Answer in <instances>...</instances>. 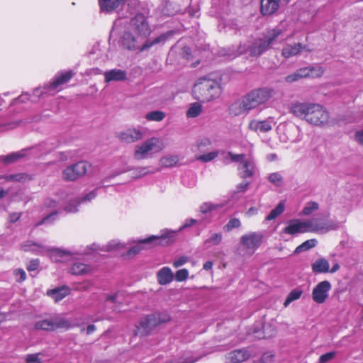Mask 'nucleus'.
I'll return each mask as SVG.
<instances>
[{"mask_svg":"<svg viewBox=\"0 0 363 363\" xmlns=\"http://www.w3.org/2000/svg\"><path fill=\"white\" fill-rule=\"evenodd\" d=\"M21 213H12L9 215V220L10 223H14L21 218Z\"/></svg>","mask_w":363,"mask_h":363,"instance_id":"obj_60","label":"nucleus"},{"mask_svg":"<svg viewBox=\"0 0 363 363\" xmlns=\"http://www.w3.org/2000/svg\"><path fill=\"white\" fill-rule=\"evenodd\" d=\"M223 160L225 164L230 162H238V174L243 179L251 178L256 174L257 169L254 159L245 154H233L230 152H223Z\"/></svg>","mask_w":363,"mask_h":363,"instance_id":"obj_7","label":"nucleus"},{"mask_svg":"<svg viewBox=\"0 0 363 363\" xmlns=\"http://www.w3.org/2000/svg\"><path fill=\"white\" fill-rule=\"evenodd\" d=\"M176 233L168 229H163L160 231V235H152L147 238L139 240L128 251V256H133L139 253L145 244L158 243L162 245H167L174 242Z\"/></svg>","mask_w":363,"mask_h":363,"instance_id":"obj_9","label":"nucleus"},{"mask_svg":"<svg viewBox=\"0 0 363 363\" xmlns=\"http://www.w3.org/2000/svg\"><path fill=\"white\" fill-rule=\"evenodd\" d=\"M40 355H41L40 353L28 354L26 357V361L27 363H40Z\"/></svg>","mask_w":363,"mask_h":363,"instance_id":"obj_54","label":"nucleus"},{"mask_svg":"<svg viewBox=\"0 0 363 363\" xmlns=\"http://www.w3.org/2000/svg\"><path fill=\"white\" fill-rule=\"evenodd\" d=\"M213 267V262L211 261H207L203 264V269L208 271L212 269Z\"/></svg>","mask_w":363,"mask_h":363,"instance_id":"obj_64","label":"nucleus"},{"mask_svg":"<svg viewBox=\"0 0 363 363\" xmlns=\"http://www.w3.org/2000/svg\"><path fill=\"white\" fill-rule=\"evenodd\" d=\"M305 70H302V68H300L294 73L286 76L285 77V81L288 83H292L298 81L300 79L305 78Z\"/></svg>","mask_w":363,"mask_h":363,"instance_id":"obj_42","label":"nucleus"},{"mask_svg":"<svg viewBox=\"0 0 363 363\" xmlns=\"http://www.w3.org/2000/svg\"><path fill=\"white\" fill-rule=\"evenodd\" d=\"M330 289L331 284L328 281L319 282L313 289V300L317 303H323L328 298Z\"/></svg>","mask_w":363,"mask_h":363,"instance_id":"obj_18","label":"nucleus"},{"mask_svg":"<svg viewBox=\"0 0 363 363\" xmlns=\"http://www.w3.org/2000/svg\"><path fill=\"white\" fill-rule=\"evenodd\" d=\"M40 262L38 259H32L29 262L27 269L30 272L35 271L38 269Z\"/></svg>","mask_w":363,"mask_h":363,"instance_id":"obj_59","label":"nucleus"},{"mask_svg":"<svg viewBox=\"0 0 363 363\" xmlns=\"http://www.w3.org/2000/svg\"><path fill=\"white\" fill-rule=\"evenodd\" d=\"M302 294V291L295 289L291 291L289 294L288 295L285 302L284 306H287L290 303H291L294 301H296L298 299Z\"/></svg>","mask_w":363,"mask_h":363,"instance_id":"obj_43","label":"nucleus"},{"mask_svg":"<svg viewBox=\"0 0 363 363\" xmlns=\"http://www.w3.org/2000/svg\"><path fill=\"white\" fill-rule=\"evenodd\" d=\"M287 23L285 21L269 30L262 38H257L249 45H240L238 47L233 46L222 53L228 59H233L243 53H249L252 57H259L267 51L286 30Z\"/></svg>","mask_w":363,"mask_h":363,"instance_id":"obj_2","label":"nucleus"},{"mask_svg":"<svg viewBox=\"0 0 363 363\" xmlns=\"http://www.w3.org/2000/svg\"><path fill=\"white\" fill-rule=\"evenodd\" d=\"M211 145V140L208 138H203L198 140L197 147L200 152H204Z\"/></svg>","mask_w":363,"mask_h":363,"instance_id":"obj_46","label":"nucleus"},{"mask_svg":"<svg viewBox=\"0 0 363 363\" xmlns=\"http://www.w3.org/2000/svg\"><path fill=\"white\" fill-rule=\"evenodd\" d=\"M308 232L306 220H301L300 219L290 220L284 229V233L291 235Z\"/></svg>","mask_w":363,"mask_h":363,"instance_id":"obj_22","label":"nucleus"},{"mask_svg":"<svg viewBox=\"0 0 363 363\" xmlns=\"http://www.w3.org/2000/svg\"><path fill=\"white\" fill-rule=\"evenodd\" d=\"M311 268L315 274L327 273L329 272L330 264L326 259L319 258L312 264Z\"/></svg>","mask_w":363,"mask_h":363,"instance_id":"obj_30","label":"nucleus"},{"mask_svg":"<svg viewBox=\"0 0 363 363\" xmlns=\"http://www.w3.org/2000/svg\"><path fill=\"white\" fill-rule=\"evenodd\" d=\"M165 117V113L160 111H153L145 115V118L149 121H161Z\"/></svg>","mask_w":363,"mask_h":363,"instance_id":"obj_41","label":"nucleus"},{"mask_svg":"<svg viewBox=\"0 0 363 363\" xmlns=\"http://www.w3.org/2000/svg\"><path fill=\"white\" fill-rule=\"evenodd\" d=\"M302 70H305V78H318L320 77L324 73V69L319 65L302 67Z\"/></svg>","mask_w":363,"mask_h":363,"instance_id":"obj_32","label":"nucleus"},{"mask_svg":"<svg viewBox=\"0 0 363 363\" xmlns=\"http://www.w3.org/2000/svg\"><path fill=\"white\" fill-rule=\"evenodd\" d=\"M249 184L250 182L245 181H243L241 183H240L236 187V191L234 193L235 196L246 191L248 189Z\"/></svg>","mask_w":363,"mask_h":363,"instance_id":"obj_53","label":"nucleus"},{"mask_svg":"<svg viewBox=\"0 0 363 363\" xmlns=\"http://www.w3.org/2000/svg\"><path fill=\"white\" fill-rule=\"evenodd\" d=\"M182 55L186 59H189V56L191 55L190 48L187 47H184L183 48Z\"/></svg>","mask_w":363,"mask_h":363,"instance_id":"obj_63","label":"nucleus"},{"mask_svg":"<svg viewBox=\"0 0 363 363\" xmlns=\"http://www.w3.org/2000/svg\"><path fill=\"white\" fill-rule=\"evenodd\" d=\"M91 267L79 262H74L69 269V272L74 275H82L88 273Z\"/></svg>","mask_w":363,"mask_h":363,"instance_id":"obj_33","label":"nucleus"},{"mask_svg":"<svg viewBox=\"0 0 363 363\" xmlns=\"http://www.w3.org/2000/svg\"><path fill=\"white\" fill-rule=\"evenodd\" d=\"M177 162V158L174 156L164 157L161 159V163L165 167H172Z\"/></svg>","mask_w":363,"mask_h":363,"instance_id":"obj_51","label":"nucleus"},{"mask_svg":"<svg viewBox=\"0 0 363 363\" xmlns=\"http://www.w3.org/2000/svg\"><path fill=\"white\" fill-rule=\"evenodd\" d=\"M291 112L315 126L322 128L332 123L328 110L318 104L296 103L291 106Z\"/></svg>","mask_w":363,"mask_h":363,"instance_id":"obj_4","label":"nucleus"},{"mask_svg":"<svg viewBox=\"0 0 363 363\" xmlns=\"http://www.w3.org/2000/svg\"><path fill=\"white\" fill-rule=\"evenodd\" d=\"M202 111V106L199 103L191 104L186 111L187 118H196L200 115Z\"/></svg>","mask_w":363,"mask_h":363,"instance_id":"obj_36","label":"nucleus"},{"mask_svg":"<svg viewBox=\"0 0 363 363\" xmlns=\"http://www.w3.org/2000/svg\"><path fill=\"white\" fill-rule=\"evenodd\" d=\"M91 165L85 161L78 162L72 165L68 166L62 173L65 180L74 181L79 177L84 175L90 169Z\"/></svg>","mask_w":363,"mask_h":363,"instance_id":"obj_15","label":"nucleus"},{"mask_svg":"<svg viewBox=\"0 0 363 363\" xmlns=\"http://www.w3.org/2000/svg\"><path fill=\"white\" fill-rule=\"evenodd\" d=\"M189 271L186 269L178 270L175 274V279L177 281H183L188 278Z\"/></svg>","mask_w":363,"mask_h":363,"instance_id":"obj_50","label":"nucleus"},{"mask_svg":"<svg viewBox=\"0 0 363 363\" xmlns=\"http://www.w3.org/2000/svg\"><path fill=\"white\" fill-rule=\"evenodd\" d=\"M267 179L272 186L277 188L282 187L284 184V178L282 172H274L268 174Z\"/></svg>","mask_w":363,"mask_h":363,"instance_id":"obj_31","label":"nucleus"},{"mask_svg":"<svg viewBox=\"0 0 363 363\" xmlns=\"http://www.w3.org/2000/svg\"><path fill=\"white\" fill-rule=\"evenodd\" d=\"M168 320V316L162 317V315L159 313L146 315L140 320L139 324L136 326L135 335L139 336L147 335L152 328Z\"/></svg>","mask_w":363,"mask_h":363,"instance_id":"obj_13","label":"nucleus"},{"mask_svg":"<svg viewBox=\"0 0 363 363\" xmlns=\"http://www.w3.org/2000/svg\"><path fill=\"white\" fill-rule=\"evenodd\" d=\"M60 145V142L57 138H49L48 140L31 148L12 152L6 156H0V162H3L5 164H11L28 155L40 157L56 149Z\"/></svg>","mask_w":363,"mask_h":363,"instance_id":"obj_6","label":"nucleus"},{"mask_svg":"<svg viewBox=\"0 0 363 363\" xmlns=\"http://www.w3.org/2000/svg\"><path fill=\"white\" fill-rule=\"evenodd\" d=\"M69 294V289L67 286H61L50 289L47 291V295L52 297L55 302H58L63 299Z\"/></svg>","mask_w":363,"mask_h":363,"instance_id":"obj_29","label":"nucleus"},{"mask_svg":"<svg viewBox=\"0 0 363 363\" xmlns=\"http://www.w3.org/2000/svg\"><path fill=\"white\" fill-rule=\"evenodd\" d=\"M220 207L218 204H214L211 202H206L200 206V211L202 213H207L212 211L216 210Z\"/></svg>","mask_w":363,"mask_h":363,"instance_id":"obj_44","label":"nucleus"},{"mask_svg":"<svg viewBox=\"0 0 363 363\" xmlns=\"http://www.w3.org/2000/svg\"><path fill=\"white\" fill-rule=\"evenodd\" d=\"M127 0H98L101 12L111 13L123 7Z\"/></svg>","mask_w":363,"mask_h":363,"instance_id":"obj_23","label":"nucleus"},{"mask_svg":"<svg viewBox=\"0 0 363 363\" xmlns=\"http://www.w3.org/2000/svg\"><path fill=\"white\" fill-rule=\"evenodd\" d=\"M121 20L114 22L112 30L111 31V36H118V44L124 50L143 52L150 49L155 45L164 43L167 39L173 35L172 31H168L162 33L154 39L144 40L139 38L138 35L134 34L126 28H122Z\"/></svg>","mask_w":363,"mask_h":363,"instance_id":"obj_1","label":"nucleus"},{"mask_svg":"<svg viewBox=\"0 0 363 363\" xmlns=\"http://www.w3.org/2000/svg\"><path fill=\"white\" fill-rule=\"evenodd\" d=\"M97 195L96 189H94L86 194L82 198H68L69 196L65 192H62L60 196H56L55 199H48L45 201V207L50 208L52 212L45 216L43 223H51L54 220L60 210L64 209L67 213H75L78 211V206L83 202L90 201Z\"/></svg>","mask_w":363,"mask_h":363,"instance_id":"obj_3","label":"nucleus"},{"mask_svg":"<svg viewBox=\"0 0 363 363\" xmlns=\"http://www.w3.org/2000/svg\"><path fill=\"white\" fill-rule=\"evenodd\" d=\"M241 225V223L238 218H230L228 223L225 225L224 228L226 231H231L234 228H238Z\"/></svg>","mask_w":363,"mask_h":363,"instance_id":"obj_47","label":"nucleus"},{"mask_svg":"<svg viewBox=\"0 0 363 363\" xmlns=\"http://www.w3.org/2000/svg\"><path fill=\"white\" fill-rule=\"evenodd\" d=\"M198 223H199V221L196 219L188 218L184 220V224L178 229L177 231H174V230H172V231L175 232L176 233L175 235H177L178 232L183 230L185 228H190ZM174 237H176V236H174ZM174 239H175V238H174Z\"/></svg>","mask_w":363,"mask_h":363,"instance_id":"obj_48","label":"nucleus"},{"mask_svg":"<svg viewBox=\"0 0 363 363\" xmlns=\"http://www.w3.org/2000/svg\"><path fill=\"white\" fill-rule=\"evenodd\" d=\"M164 147L162 140L158 138H151L135 146L134 158L137 160H141L152 157L154 154L162 150Z\"/></svg>","mask_w":363,"mask_h":363,"instance_id":"obj_10","label":"nucleus"},{"mask_svg":"<svg viewBox=\"0 0 363 363\" xmlns=\"http://www.w3.org/2000/svg\"><path fill=\"white\" fill-rule=\"evenodd\" d=\"M355 139L359 144L363 145V130L355 133Z\"/></svg>","mask_w":363,"mask_h":363,"instance_id":"obj_61","label":"nucleus"},{"mask_svg":"<svg viewBox=\"0 0 363 363\" xmlns=\"http://www.w3.org/2000/svg\"><path fill=\"white\" fill-rule=\"evenodd\" d=\"M290 0H260V9L263 15H271L279 7L281 3L287 4Z\"/></svg>","mask_w":363,"mask_h":363,"instance_id":"obj_24","label":"nucleus"},{"mask_svg":"<svg viewBox=\"0 0 363 363\" xmlns=\"http://www.w3.org/2000/svg\"><path fill=\"white\" fill-rule=\"evenodd\" d=\"M70 323L60 315H54L49 318L40 320L35 322L34 328L36 330L45 331H54L57 329H69Z\"/></svg>","mask_w":363,"mask_h":363,"instance_id":"obj_12","label":"nucleus"},{"mask_svg":"<svg viewBox=\"0 0 363 363\" xmlns=\"http://www.w3.org/2000/svg\"><path fill=\"white\" fill-rule=\"evenodd\" d=\"M144 134L140 128H128L118 133V138L123 142L132 143L143 138Z\"/></svg>","mask_w":363,"mask_h":363,"instance_id":"obj_20","label":"nucleus"},{"mask_svg":"<svg viewBox=\"0 0 363 363\" xmlns=\"http://www.w3.org/2000/svg\"><path fill=\"white\" fill-rule=\"evenodd\" d=\"M189 260V258L186 256H182L180 257L179 259H177V260H174V262H173V266L175 267V268H178L184 264H185L186 263H187Z\"/></svg>","mask_w":363,"mask_h":363,"instance_id":"obj_57","label":"nucleus"},{"mask_svg":"<svg viewBox=\"0 0 363 363\" xmlns=\"http://www.w3.org/2000/svg\"><path fill=\"white\" fill-rule=\"evenodd\" d=\"M45 87V84L43 88L41 87H37L33 91L32 96L30 95V101L31 102H35L37 101L38 99L40 96H43L44 94H47L51 91H53L52 90H49Z\"/></svg>","mask_w":363,"mask_h":363,"instance_id":"obj_40","label":"nucleus"},{"mask_svg":"<svg viewBox=\"0 0 363 363\" xmlns=\"http://www.w3.org/2000/svg\"><path fill=\"white\" fill-rule=\"evenodd\" d=\"M263 235L260 232H251L243 235L240 238V244L247 249L250 254L254 253L261 245Z\"/></svg>","mask_w":363,"mask_h":363,"instance_id":"obj_16","label":"nucleus"},{"mask_svg":"<svg viewBox=\"0 0 363 363\" xmlns=\"http://www.w3.org/2000/svg\"><path fill=\"white\" fill-rule=\"evenodd\" d=\"M275 123L274 118L272 117L262 121L254 119L249 123L248 128L258 133H265L272 130Z\"/></svg>","mask_w":363,"mask_h":363,"instance_id":"obj_19","label":"nucleus"},{"mask_svg":"<svg viewBox=\"0 0 363 363\" xmlns=\"http://www.w3.org/2000/svg\"><path fill=\"white\" fill-rule=\"evenodd\" d=\"M305 49V46L301 43H295L294 45H285L281 51V55L284 58H289L299 54L301 50Z\"/></svg>","mask_w":363,"mask_h":363,"instance_id":"obj_26","label":"nucleus"},{"mask_svg":"<svg viewBox=\"0 0 363 363\" xmlns=\"http://www.w3.org/2000/svg\"><path fill=\"white\" fill-rule=\"evenodd\" d=\"M30 95L28 93H23L18 97L14 99L12 101L11 105L15 106L19 103H26L28 101H30Z\"/></svg>","mask_w":363,"mask_h":363,"instance_id":"obj_49","label":"nucleus"},{"mask_svg":"<svg viewBox=\"0 0 363 363\" xmlns=\"http://www.w3.org/2000/svg\"><path fill=\"white\" fill-rule=\"evenodd\" d=\"M218 151H213V152H210L206 154H203V155L198 156L197 160H200L203 162H211L213 160H214L216 157H218Z\"/></svg>","mask_w":363,"mask_h":363,"instance_id":"obj_45","label":"nucleus"},{"mask_svg":"<svg viewBox=\"0 0 363 363\" xmlns=\"http://www.w3.org/2000/svg\"><path fill=\"white\" fill-rule=\"evenodd\" d=\"M193 92L196 99L210 101L219 96L221 89L216 80L203 77L195 84Z\"/></svg>","mask_w":363,"mask_h":363,"instance_id":"obj_8","label":"nucleus"},{"mask_svg":"<svg viewBox=\"0 0 363 363\" xmlns=\"http://www.w3.org/2000/svg\"><path fill=\"white\" fill-rule=\"evenodd\" d=\"M317 240L315 239H311L303 242L301 245L298 246L296 250V253H299L303 251L308 250L317 245Z\"/></svg>","mask_w":363,"mask_h":363,"instance_id":"obj_39","label":"nucleus"},{"mask_svg":"<svg viewBox=\"0 0 363 363\" xmlns=\"http://www.w3.org/2000/svg\"><path fill=\"white\" fill-rule=\"evenodd\" d=\"M271 95L270 89L266 88L254 89L234 101L229 108V112L235 116L247 113L265 103Z\"/></svg>","mask_w":363,"mask_h":363,"instance_id":"obj_5","label":"nucleus"},{"mask_svg":"<svg viewBox=\"0 0 363 363\" xmlns=\"http://www.w3.org/2000/svg\"><path fill=\"white\" fill-rule=\"evenodd\" d=\"M150 172L148 169L147 167H138L137 169H135V177H141L145 175H147Z\"/></svg>","mask_w":363,"mask_h":363,"instance_id":"obj_56","label":"nucleus"},{"mask_svg":"<svg viewBox=\"0 0 363 363\" xmlns=\"http://www.w3.org/2000/svg\"><path fill=\"white\" fill-rule=\"evenodd\" d=\"M319 208V204L315 201L307 202L302 209L300 215L310 216Z\"/></svg>","mask_w":363,"mask_h":363,"instance_id":"obj_37","label":"nucleus"},{"mask_svg":"<svg viewBox=\"0 0 363 363\" xmlns=\"http://www.w3.org/2000/svg\"><path fill=\"white\" fill-rule=\"evenodd\" d=\"M308 231L310 233H325L335 229V225L325 221L320 218H313L306 220Z\"/></svg>","mask_w":363,"mask_h":363,"instance_id":"obj_17","label":"nucleus"},{"mask_svg":"<svg viewBox=\"0 0 363 363\" xmlns=\"http://www.w3.org/2000/svg\"><path fill=\"white\" fill-rule=\"evenodd\" d=\"M104 81L106 83L111 82H122L127 79V72L121 69H113L104 73Z\"/></svg>","mask_w":363,"mask_h":363,"instance_id":"obj_25","label":"nucleus"},{"mask_svg":"<svg viewBox=\"0 0 363 363\" xmlns=\"http://www.w3.org/2000/svg\"><path fill=\"white\" fill-rule=\"evenodd\" d=\"M157 277L158 283L161 285L169 284L174 278L171 269L167 267H164L159 270Z\"/></svg>","mask_w":363,"mask_h":363,"instance_id":"obj_28","label":"nucleus"},{"mask_svg":"<svg viewBox=\"0 0 363 363\" xmlns=\"http://www.w3.org/2000/svg\"><path fill=\"white\" fill-rule=\"evenodd\" d=\"M250 357L249 352L245 349H240L230 352L228 354V359L231 363H240L247 359Z\"/></svg>","mask_w":363,"mask_h":363,"instance_id":"obj_27","label":"nucleus"},{"mask_svg":"<svg viewBox=\"0 0 363 363\" xmlns=\"http://www.w3.org/2000/svg\"><path fill=\"white\" fill-rule=\"evenodd\" d=\"M75 74L73 70H68L57 74L53 81L45 84V87L49 90L55 91L61 85L67 83Z\"/></svg>","mask_w":363,"mask_h":363,"instance_id":"obj_21","label":"nucleus"},{"mask_svg":"<svg viewBox=\"0 0 363 363\" xmlns=\"http://www.w3.org/2000/svg\"><path fill=\"white\" fill-rule=\"evenodd\" d=\"M14 276L16 277V281L22 282L26 279V272L23 269H16L13 272Z\"/></svg>","mask_w":363,"mask_h":363,"instance_id":"obj_52","label":"nucleus"},{"mask_svg":"<svg viewBox=\"0 0 363 363\" xmlns=\"http://www.w3.org/2000/svg\"><path fill=\"white\" fill-rule=\"evenodd\" d=\"M97 250H99V246L96 244L81 247L76 252H71L60 249H54L51 251L50 257L53 262H65L69 257L73 258L74 255H89Z\"/></svg>","mask_w":363,"mask_h":363,"instance_id":"obj_14","label":"nucleus"},{"mask_svg":"<svg viewBox=\"0 0 363 363\" xmlns=\"http://www.w3.org/2000/svg\"><path fill=\"white\" fill-rule=\"evenodd\" d=\"M23 177V174H11L6 177L7 180L21 181Z\"/></svg>","mask_w":363,"mask_h":363,"instance_id":"obj_62","label":"nucleus"},{"mask_svg":"<svg viewBox=\"0 0 363 363\" xmlns=\"http://www.w3.org/2000/svg\"><path fill=\"white\" fill-rule=\"evenodd\" d=\"M223 240V235L221 233H213L204 241V245L208 247L210 246L219 245Z\"/></svg>","mask_w":363,"mask_h":363,"instance_id":"obj_35","label":"nucleus"},{"mask_svg":"<svg viewBox=\"0 0 363 363\" xmlns=\"http://www.w3.org/2000/svg\"><path fill=\"white\" fill-rule=\"evenodd\" d=\"M123 23L125 24V28L138 35L139 38H142L145 40L149 39L148 37L150 35L152 30L146 17L143 14L137 13L130 19L128 23L127 21Z\"/></svg>","mask_w":363,"mask_h":363,"instance_id":"obj_11","label":"nucleus"},{"mask_svg":"<svg viewBox=\"0 0 363 363\" xmlns=\"http://www.w3.org/2000/svg\"><path fill=\"white\" fill-rule=\"evenodd\" d=\"M335 355L334 352H330L325 354H322L319 358L320 363H326L331 360Z\"/></svg>","mask_w":363,"mask_h":363,"instance_id":"obj_55","label":"nucleus"},{"mask_svg":"<svg viewBox=\"0 0 363 363\" xmlns=\"http://www.w3.org/2000/svg\"><path fill=\"white\" fill-rule=\"evenodd\" d=\"M124 294L123 291H118L113 294L104 295V299H105L107 304H121L123 303L124 298Z\"/></svg>","mask_w":363,"mask_h":363,"instance_id":"obj_34","label":"nucleus"},{"mask_svg":"<svg viewBox=\"0 0 363 363\" xmlns=\"http://www.w3.org/2000/svg\"><path fill=\"white\" fill-rule=\"evenodd\" d=\"M273 361L274 354L270 352L264 353L261 357L262 363H272Z\"/></svg>","mask_w":363,"mask_h":363,"instance_id":"obj_58","label":"nucleus"},{"mask_svg":"<svg viewBox=\"0 0 363 363\" xmlns=\"http://www.w3.org/2000/svg\"><path fill=\"white\" fill-rule=\"evenodd\" d=\"M284 211V202H280L275 208L272 210L269 215L265 218L266 220H272L277 218L279 215H281Z\"/></svg>","mask_w":363,"mask_h":363,"instance_id":"obj_38","label":"nucleus"}]
</instances>
